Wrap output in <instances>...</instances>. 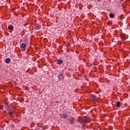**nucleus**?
<instances>
[{"instance_id":"1","label":"nucleus","mask_w":130,"mask_h":130,"mask_svg":"<svg viewBox=\"0 0 130 130\" xmlns=\"http://www.w3.org/2000/svg\"><path fill=\"white\" fill-rule=\"evenodd\" d=\"M75 118L73 117H71L69 119H68V121L70 122V123L71 124H73L74 121H75Z\"/></svg>"},{"instance_id":"2","label":"nucleus","mask_w":130,"mask_h":130,"mask_svg":"<svg viewBox=\"0 0 130 130\" xmlns=\"http://www.w3.org/2000/svg\"><path fill=\"white\" fill-rule=\"evenodd\" d=\"M20 47L22 51H25V50L26 49V44H25V43H22L20 45Z\"/></svg>"},{"instance_id":"3","label":"nucleus","mask_w":130,"mask_h":130,"mask_svg":"<svg viewBox=\"0 0 130 130\" xmlns=\"http://www.w3.org/2000/svg\"><path fill=\"white\" fill-rule=\"evenodd\" d=\"M77 121L78 122H80L82 124H86V121H85V119H77Z\"/></svg>"},{"instance_id":"4","label":"nucleus","mask_w":130,"mask_h":130,"mask_svg":"<svg viewBox=\"0 0 130 130\" xmlns=\"http://www.w3.org/2000/svg\"><path fill=\"white\" fill-rule=\"evenodd\" d=\"M34 29L36 32H38V30L39 29H40V28L39 27V25L38 24H35Z\"/></svg>"},{"instance_id":"5","label":"nucleus","mask_w":130,"mask_h":130,"mask_svg":"<svg viewBox=\"0 0 130 130\" xmlns=\"http://www.w3.org/2000/svg\"><path fill=\"white\" fill-rule=\"evenodd\" d=\"M8 29L10 31H13V30H14V26L13 25H12V24H10L8 26Z\"/></svg>"},{"instance_id":"6","label":"nucleus","mask_w":130,"mask_h":130,"mask_svg":"<svg viewBox=\"0 0 130 130\" xmlns=\"http://www.w3.org/2000/svg\"><path fill=\"white\" fill-rule=\"evenodd\" d=\"M57 63L58 64H61L63 63V61L62 59H59L57 61Z\"/></svg>"},{"instance_id":"7","label":"nucleus","mask_w":130,"mask_h":130,"mask_svg":"<svg viewBox=\"0 0 130 130\" xmlns=\"http://www.w3.org/2000/svg\"><path fill=\"white\" fill-rule=\"evenodd\" d=\"M5 62H6V63H10V62H11V59L10 58H6Z\"/></svg>"},{"instance_id":"8","label":"nucleus","mask_w":130,"mask_h":130,"mask_svg":"<svg viewBox=\"0 0 130 130\" xmlns=\"http://www.w3.org/2000/svg\"><path fill=\"white\" fill-rule=\"evenodd\" d=\"M68 116V114L67 113H63L62 114L61 117L62 118H66Z\"/></svg>"},{"instance_id":"9","label":"nucleus","mask_w":130,"mask_h":130,"mask_svg":"<svg viewBox=\"0 0 130 130\" xmlns=\"http://www.w3.org/2000/svg\"><path fill=\"white\" fill-rule=\"evenodd\" d=\"M109 16L111 19H113V18H114V14L111 13H110Z\"/></svg>"},{"instance_id":"10","label":"nucleus","mask_w":130,"mask_h":130,"mask_svg":"<svg viewBox=\"0 0 130 130\" xmlns=\"http://www.w3.org/2000/svg\"><path fill=\"white\" fill-rule=\"evenodd\" d=\"M116 106L117 107H120V102H117L116 103Z\"/></svg>"},{"instance_id":"11","label":"nucleus","mask_w":130,"mask_h":130,"mask_svg":"<svg viewBox=\"0 0 130 130\" xmlns=\"http://www.w3.org/2000/svg\"><path fill=\"white\" fill-rule=\"evenodd\" d=\"M92 99V101L93 102L97 101V96H93Z\"/></svg>"},{"instance_id":"12","label":"nucleus","mask_w":130,"mask_h":130,"mask_svg":"<svg viewBox=\"0 0 130 130\" xmlns=\"http://www.w3.org/2000/svg\"><path fill=\"white\" fill-rule=\"evenodd\" d=\"M58 78L60 81H61V80H63V77L62 76H58Z\"/></svg>"},{"instance_id":"13","label":"nucleus","mask_w":130,"mask_h":130,"mask_svg":"<svg viewBox=\"0 0 130 130\" xmlns=\"http://www.w3.org/2000/svg\"><path fill=\"white\" fill-rule=\"evenodd\" d=\"M84 120L85 121V123H89V122H90V121H91V120H89V119H85Z\"/></svg>"},{"instance_id":"14","label":"nucleus","mask_w":130,"mask_h":130,"mask_svg":"<svg viewBox=\"0 0 130 130\" xmlns=\"http://www.w3.org/2000/svg\"><path fill=\"white\" fill-rule=\"evenodd\" d=\"M14 111H11L9 112V115H10L11 116H12L13 115V113H14Z\"/></svg>"},{"instance_id":"15","label":"nucleus","mask_w":130,"mask_h":130,"mask_svg":"<svg viewBox=\"0 0 130 130\" xmlns=\"http://www.w3.org/2000/svg\"><path fill=\"white\" fill-rule=\"evenodd\" d=\"M8 111H9V112H10V111H13L12 110H11V109H8Z\"/></svg>"},{"instance_id":"16","label":"nucleus","mask_w":130,"mask_h":130,"mask_svg":"<svg viewBox=\"0 0 130 130\" xmlns=\"http://www.w3.org/2000/svg\"><path fill=\"white\" fill-rule=\"evenodd\" d=\"M6 107L7 108H10V106H7Z\"/></svg>"},{"instance_id":"17","label":"nucleus","mask_w":130,"mask_h":130,"mask_svg":"<svg viewBox=\"0 0 130 130\" xmlns=\"http://www.w3.org/2000/svg\"><path fill=\"white\" fill-rule=\"evenodd\" d=\"M2 108H3V106H0V110L1 109H2Z\"/></svg>"},{"instance_id":"18","label":"nucleus","mask_w":130,"mask_h":130,"mask_svg":"<svg viewBox=\"0 0 130 130\" xmlns=\"http://www.w3.org/2000/svg\"><path fill=\"white\" fill-rule=\"evenodd\" d=\"M99 2H100V1H101V0H98Z\"/></svg>"}]
</instances>
